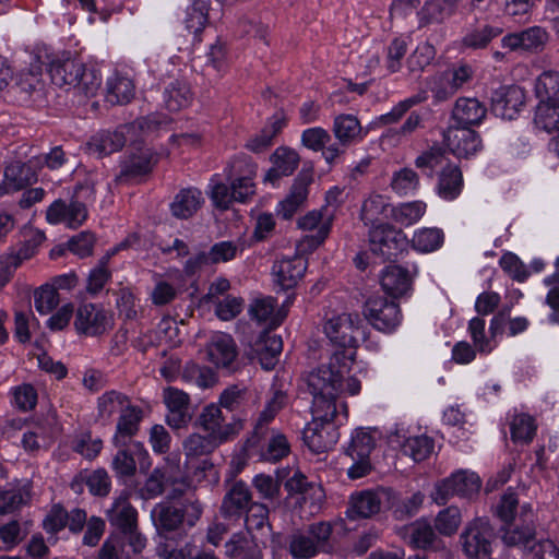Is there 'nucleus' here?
Instances as JSON below:
<instances>
[{"mask_svg": "<svg viewBox=\"0 0 559 559\" xmlns=\"http://www.w3.org/2000/svg\"><path fill=\"white\" fill-rule=\"evenodd\" d=\"M338 378L330 369H314L304 379L305 390L312 396V423L302 431V439L308 449L316 454L332 449L340 432L333 424L337 414L335 396L342 390Z\"/></svg>", "mask_w": 559, "mask_h": 559, "instance_id": "obj_1", "label": "nucleus"}, {"mask_svg": "<svg viewBox=\"0 0 559 559\" xmlns=\"http://www.w3.org/2000/svg\"><path fill=\"white\" fill-rule=\"evenodd\" d=\"M109 524L116 530L102 545L98 559H143L146 538L138 527V511L128 493L116 498L106 511Z\"/></svg>", "mask_w": 559, "mask_h": 559, "instance_id": "obj_2", "label": "nucleus"}, {"mask_svg": "<svg viewBox=\"0 0 559 559\" xmlns=\"http://www.w3.org/2000/svg\"><path fill=\"white\" fill-rule=\"evenodd\" d=\"M324 333L341 349L333 353L328 365H322L317 369H330L335 378L340 376L338 384L342 386L344 374L350 371L356 348L367 341V324L357 313H342L324 324Z\"/></svg>", "mask_w": 559, "mask_h": 559, "instance_id": "obj_3", "label": "nucleus"}, {"mask_svg": "<svg viewBox=\"0 0 559 559\" xmlns=\"http://www.w3.org/2000/svg\"><path fill=\"white\" fill-rule=\"evenodd\" d=\"M49 74L55 85L68 86L86 97L95 95L102 84L100 76L85 64L69 55L53 59L49 64Z\"/></svg>", "mask_w": 559, "mask_h": 559, "instance_id": "obj_4", "label": "nucleus"}, {"mask_svg": "<svg viewBox=\"0 0 559 559\" xmlns=\"http://www.w3.org/2000/svg\"><path fill=\"white\" fill-rule=\"evenodd\" d=\"M203 507L198 500H185L182 504L162 501L151 511L153 525L160 537L178 532L183 525L193 527L201 519Z\"/></svg>", "mask_w": 559, "mask_h": 559, "instance_id": "obj_5", "label": "nucleus"}, {"mask_svg": "<svg viewBox=\"0 0 559 559\" xmlns=\"http://www.w3.org/2000/svg\"><path fill=\"white\" fill-rule=\"evenodd\" d=\"M333 527L329 522H317L299 530L289 537V552L297 559H310L331 549Z\"/></svg>", "mask_w": 559, "mask_h": 559, "instance_id": "obj_6", "label": "nucleus"}, {"mask_svg": "<svg viewBox=\"0 0 559 559\" xmlns=\"http://www.w3.org/2000/svg\"><path fill=\"white\" fill-rule=\"evenodd\" d=\"M332 132L335 138L324 151V160L330 165L338 163L347 148L359 144L367 135L359 119L352 114H340L334 117Z\"/></svg>", "mask_w": 559, "mask_h": 559, "instance_id": "obj_7", "label": "nucleus"}, {"mask_svg": "<svg viewBox=\"0 0 559 559\" xmlns=\"http://www.w3.org/2000/svg\"><path fill=\"white\" fill-rule=\"evenodd\" d=\"M394 500L395 493L391 488L361 490L350 496L346 515L349 520L369 519L382 509L392 508Z\"/></svg>", "mask_w": 559, "mask_h": 559, "instance_id": "obj_8", "label": "nucleus"}, {"mask_svg": "<svg viewBox=\"0 0 559 559\" xmlns=\"http://www.w3.org/2000/svg\"><path fill=\"white\" fill-rule=\"evenodd\" d=\"M370 250L383 261L394 260L408 247L406 235L388 223L373 225L369 230Z\"/></svg>", "mask_w": 559, "mask_h": 559, "instance_id": "obj_9", "label": "nucleus"}, {"mask_svg": "<svg viewBox=\"0 0 559 559\" xmlns=\"http://www.w3.org/2000/svg\"><path fill=\"white\" fill-rule=\"evenodd\" d=\"M480 486L481 480L477 474L457 471L436 484L431 498L437 504L444 506L454 496L472 498L479 491Z\"/></svg>", "mask_w": 559, "mask_h": 559, "instance_id": "obj_10", "label": "nucleus"}, {"mask_svg": "<svg viewBox=\"0 0 559 559\" xmlns=\"http://www.w3.org/2000/svg\"><path fill=\"white\" fill-rule=\"evenodd\" d=\"M225 495L219 507V515L229 523H239L248 508L254 502L247 483L231 478L224 481Z\"/></svg>", "mask_w": 559, "mask_h": 559, "instance_id": "obj_11", "label": "nucleus"}, {"mask_svg": "<svg viewBox=\"0 0 559 559\" xmlns=\"http://www.w3.org/2000/svg\"><path fill=\"white\" fill-rule=\"evenodd\" d=\"M536 535V514L531 504L525 503L521 506L515 521L508 523L502 530L501 539L508 547L527 551L537 539Z\"/></svg>", "mask_w": 559, "mask_h": 559, "instance_id": "obj_12", "label": "nucleus"}, {"mask_svg": "<svg viewBox=\"0 0 559 559\" xmlns=\"http://www.w3.org/2000/svg\"><path fill=\"white\" fill-rule=\"evenodd\" d=\"M493 528L486 518L469 522L460 536L462 550L468 559H483L491 552Z\"/></svg>", "mask_w": 559, "mask_h": 559, "instance_id": "obj_13", "label": "nucleus"}, {"mask_svg": "<svg viewBox=\"0 0 559 559\" xmlns=\"http://www.w3.org/2000/svg\"><path fill=\"white\" fill-rule=\"evenodd\" d=\"M364 316L374 329L391 333L402 322V312L399 304L383 296H372L364 305Z\"/></svg>", "mask_w": 559, "mask_h": 559, "instance_id": "obj_14", "label": "nucleus"}, {"mask_svg": "<svg viewBox=\"0 0 559 559\" xmlns=\"http://www.w3.org/2000/svg\"><path fill=\"white\" fill-rule=\"evenodd\" d=\"M158 162V156L150 147L139 146L130 150L121 159L120 170L116 175L117 183H129L150 174Z\"/></svg>", "mask_w": 559, "mask_h": 559, "instance_id": "obj_15", "label": "nucleus"}, {"mask_svg": "<svg viewBox=\"0 0 559 559\" xmlns=\"http://www.w3.org/2000/svg\"><path fill=\"white\" fill-rule=\"evenodd\" d=\"M257 173L258 165L251 157L243 155L234 159L227 179L231 183L236 202L245 203L255 193L253 180Z\"/></svg>", "mask_w": 559, "mask_h": 559, "instance_id": "obj_16", "label": "nucleus"}, {"mask_svg": "<svg viewBox=\"0 0 559 559\" xmlns=\"http://www.w3.org/2000/svg\"><path fill=\"white\" fill-rule=\"evenodd\" d=\"M443 140L449 151L459 158H469L483 148L478 132L466 126L450 124L443 131Z\"/></svg>", "mask_w": 559, "mask_h": 559, "instance_id": "obj_17", "label": "nucleus"}, {"mask_svg": "<svg viewBox=\"0 0 559 559\" xmlns=\"http://www.w3.org/2000/svg\"><path fill=\"white\" fill-rule=\"evenodd\" d=\"M111 324V316L100 306L83 304L75 312L74 328L79 334L98 336L104 334Z\"/></svg>", "mask_w": 559, "mask_h": 559, "instance_id": "obj_18", "label": "nucleus"}, {"mask_svg": "<svg viewBox=\"0 0 559 559\" xmlns=\"http://www.w3.org/2000/svg\"><path fill=\"white\" fill-rule=\"evenodd\" d=\"M525 105V92L518 85H506L491 94V111L502 119L513 120Z\"/></svg>", "mask_w": 559, "mask_h": 559, "instance_id": "obj_19", "label": "nucleus"}, {"mask_svg": "<svg viewBox=\"0 0 559 559\" xmlns=\"http://www.w3.org/2000/svg\"><path fill=\"white\" fill-rule=\"evenodd\" d=\"M236 426L227 427L222 432L190 435L183 442V451L188 459H198L211 454L219 444L235 437Z\"/></svg>", "mask_w": 559, "mask_h": 559, "instance_id": "obj_20", "label": "nucleus"}, {"mask_svg": "<svg viewBox=\"0 0 559 559\" xmlns=\"http://www.w3.org/2000/svg\"><path fill=\"white\" fill-rule=\"evenodd\" d=\"M435 530L428 521L417 520L405 528V538L416 549L432 552L445 551V543L437 535Z\"/></svg>", "mask_w": 559, "mask_h": 559, "instance_id": "obj_21", "label": "nucleus"}, {"mask_svg": "<svg viewBox=\"0 0 559 559\" xmlns=\"http://www.w3.org/2000/svg\"><path fill=\"white\" fill-rule=\"evenodd\" d=\"M163 397L168 408L167 424L174 429L186 427L192 418L189 395L182 390L168 386L164 390Z\"/></svg>", "mask_w": 559, "mask_h": 559, "instance_id": "obj_22", "label": "nucleus"}, {"mask_svg": "<svg viewBox=\"0 0 559 559\" xmlns=\"http://www.w3.org/2000/svg\"><path fill=\"white\" fill-rule=\"evenodd\" d=\"M307 265V260L299 254L282 258L272 266L275 283L283 290L294 289L304 277Z\"/></svg>", "mask_w": 559, "mask_h": 559, "instance_id": "obj_23", "label": "nucleus"}, {"mask_svg": "<svg viewBox=\"0 0 559 559\" xmlns=\"http://www.w3.org/2000/svg\"><path fill=\"white\" fill-rule=\"evenodd\" d=\"M46 217L49 223H66L71 228H78L86 219L87 210L85 203L76 198L69 204L59 199L48 207Z\"/></svg>", "mask_w": 559, "mask_h": 559, "instance_id": "obj_24", "label": "nucleus"}, {"mask_svg": "<svg viewBox=\"0 0 559 559\" xmlns=\"http://www.w3.org/2000/svg\"><path fill=\"white\" fill-rule=\"evenodd\" d=\"M209 360L218 368L235 370L234 361L238 355L234 338L226 333L214 334L206 345Z\"/></svg>", "mask_w": 559, "mask_h": 559, "instance_id": "obj_25", "label": "nucleus"}, {"mask_svg": "<svg viewBox=\"0 0 559 559\" xmlns=\"http://www.w3.org/2000/svg\"><path fill=\"white\" fill-rule=\"evenodd\" d=\"M142 419L143 409L140 406L131 404L123 408L117 419L116 431L112 437L114 445L124 448L139 432Z\"/></svg>", "mask_w": 559, "mask_h": 559, "instance_id": "obj_26", "label": "nucleus"}, {"mask_svg": "<svg viewBox=\"0 0 559 559\" xmlns=\"http://www.w3.org/2000/svg\"><path fill=\"white\" fill-rule=\"evenodd\" d=\"M37 181V174L34 168L19 160L8 164L4 168V179L0 189L3 194L15 192L32 186Z\"/></svg>", "mask_w": 559, "mask_h": 559, "instance_id": "obj_27", "label": "nucleus"}, {"mask_svg": "<svg viewBox=\"0 0 559 559\" xmlns=\"http://www.w3.org/2000/svg\"><path fill=\"white\" fill-rule=\"evenodd\" d=\"M487 108L476 98L460 97L456 99L451 121L454 126H478L486 117Z\"/></svg>", "mask_w": 559, "mask_h": 559, "instance_id": "obj_28", "label": "nucleus"}, {"mask_svg": "<svg viewBox=\"0 0 559 559\" xmlns=\"http://www.w3.org/2000/svg\"><path fill=\"white\" fill-rule=\"evenodd\" d=\"M277 301L271 296H261L253 298L248 308V314L251 320L257 321L259 324H266L269 328L278 326L286 313L281 310L275 312Z\"/></svg>", "mask_w": 559, "mask_h": 559, "instance_id": "obj_29", "label": "nucleus"}, {"mask_svg": "<svg viewBox=\"0 0 559 559\" xmlns=\"http://www.w3.org/2000/svg\"><path fill=\"white\" fill-rule=\"evenodd\" d=\"M502 46L510 50L537 51L547 41V33L539 26H533L519 33L508 34L502 38Z\"/></svg>", "mask_w": 559, "mask_h": 559, "instance_id": "obj_30", "label": "nucleus"}, {"mask_svg": "<svg viewBox=\"0 0 559 559\" xmlns=\"http://www.w3.org/2000/svg\"><path fill=\"white\" fill-rule=\"evenodd\" d=\"M31 500V483L17 480L0 489V515L13 513Z\"/></svg>", "mask_w": 559, "mask_h": 559, "instance_id": "obj_31", "label": "nucleus"}, {"mask_svg": "<svg viewBox=\"0 0 559 559\" xmlns=\"http://www.w3.org/2000/svg\"><path fill=\"white\" fill-rule=\"evenodd\" d=\"M193 100L191 86L186 79H171L164 86L163 102L169 111H179Z\"/></svg>", "mask_w": 559, "mask_h": 559, "instance_id": "obj_32", "label": "nucleus"}, {"mask_svg": "<svg viewBox=\"0 0 559 559\" xmlns=\"http://www.w3.org/2000/svg\"><path fill=\"white\" fill-rule=\"evenodd\" d=\"M285 489L289 495H299L304 502L310 501L312 506L321 503L324 499V491L320 484L310 481L300 471H296L285 481Z\"/></svg>", "mask_w": 559, "mask_h": 559, "instance_id": "obj_33", "label": "nucleus"}, {"mask_svg": "<svg viewBox=\"0 0 559 559\" xmlns=\"http://www.w3.org/2000/svg\"><path fill=\"white\" fill-rule=\"evenodd\" d=\"M132 403L129 396L120 391L109 390L97 399V414L95 420L108 425L116 413L119 415Z\"/></svg>", "mask_w": 559, "mask_h": 559, "instance_id": "obj_34", "label": "nucleus"}, {"mask_svg": "<svg viewBox=\"0 0 559 559\" xmlns=\"http://www.w3.org/2000/svg\"><path fill=\"white\" fill-rule=\"evenodd\" d=\"M204 199L197 188L181 189L170 203L171 214L179 219L192 217L202 206Z\"/></svg>", "mask_w": 559, "mask_h": 559, "instance_id": "obj_35", "label": "nucleus"}, {"mask_svg": "<svg viewBox=\"0 0 559 559\" xmlns=\"http://www.w3.org/2000/svg\"><path fill=\"white\" fill-rule=\"evenodd\" d=\"M380 283L386 294L400 297L411 289L412 276L407 269L391 264L382 271Z\"/></svg>", "mask_w": 559, "mask_h": 559, "instance_id": "obj_36", "label": "nucleus"}, {"mask_svg": "<svg viewBox=\"0 0 559 559\" xmlns=\"http://www.w3.org/2000/svg\"><path fill=\"white\" fill-rule=\"evenodd\" d=\"M252 451V453L245 452L249 457L258 455L261 461L274 463L289 454L290 445L283 433H273L264 443L261 441Z\"/></svg>", "mask_w": 559, "mask_h": 559, "instance_id": "obj_37", "label": "nucleus"}, {"mask_svg": "<svg viewBox=\"0 0 559 559\" xmlns=\"http://www.w3.org/2000/svg\"><path fill=\"white\" fill-rule=\"evenodd\" d=\"M463 189V175L459 166L447 164L439 173L437 193L447 201L455 200Z\"/></svg>", "mask_w": 559, "mask_h": 559, "instance_id": "obj_38", "label": "nucleus"}, {"mask_svg": "<svg viewBox=\"0 0 559 559\" xmlns=\"http://www.w3.org/2000/svg\"><path fill=\"white\" fill-rule=\"evenodd\" d=\"M457 0H428L418 11L419 27L441 23L450 17L456 9Z\"/></svg>", "mask_w": 559, "mask_h": 559, "instance_id": "obj_39", "label": "nucleus"}, {"mask_svg": "<svg viewBox=\"0 0 559 559\" xmlns=\"http://www.w3.org/2000/svg\"><path fill=\"white\" fill-rule=\"evenodd\" d=\"M308 197V182L297 178L293 183L288 195L278 203L276 213L283 219H290Z\"/></svg>", "mask_w": 559, "mask_h": 559, "instance_id": "obj_40", "label": "nucleus"}, {"mask_svg": "<svg viewBox=\"0 0 559 559\" xmlns=\"http://www.w3.org/2000/svg\"><path fill=\"white\" fill-rule=\"evenodd\" d=\"M223 413L219 406L215 404H210L205 406L200 416L198 417L197 424L203 428L207 433H216L222 432L225 430V428L238 426L235 436L239 433V431L242 429V421L240 419H236L231 423L223 425Z\"/></svg>", "mask_w": 559, "mask_h": 559, "instance_id": "obj_41", "label": "nucleus"}, {"mask_svg": "<svg viewBox=\"0 0 559 559\" xmlns=\"http://www.w3.org/2000/svg\"><path fill=\"white\" fill-rule=\"evenodd\" d=\"M225 554L233 559H262V551L253 538L234 534L225 544Z\"/></svg>", "mask_w": 559, "mask_h": 559, "instance_id": "obj_42", "label": "nucleus"}, {"mask_svg": "<svg viewBox=\"0 0 559 559\" xmlns=\"http://www.w3.org/2000/svg\"><path fill=\"white\" fill-rule=\"evenodd\" d=\"M126 144V138L121 131H100L88 142V148L99 157L121 150Z\"/></svg>", "mask_w": 559, "mask_h": 559, "instance_id": "obj_43", "label": "nucleus"}, {"mask_svg": "<svg viewBox=\"0 0 559 559\" xmlns=\"http://www.w3.org/2000/svg\"><path fill=\"white\" fill-rule=\"evenodd\" d=\"M106 87V99L112 105L128 104L134 97V84L126 76L115 74L107 80Z\"/></svg>", "mask_w": 559, "mask_h": 559, "instance_id": "obj_44", "label": "nucleus"}, {"mask_svg": "<svg viewBox=\"0 0 559 559\" xmlns=\"http://www.w3.org/2000/svg\"><path fill=\"white\" fill-rule=\"evenodd\" d=\"M450 164L447 158L445 150L439 145H433L429 150L423 152L415 160V165L426 176L432 177L437 169L442 170L443 167Z\"/></svg>", "mask_w": 559, "mask_h": 559, "instance_id": "obj_45", "label": "nucleus"}, {"mask_svg": "<svg viewBox=\"0 0 559 559\" xmlns=\"http://www.w3.org/2000/svg\"><path fill=\"white\" fill-rule=\"evenodd\" d=\"M209 5L203 0H194L186 11V28L194 35V39L201 41L200 34L207 24Z\"/></svg>", "mask_w": 559, "mask_h": 559, "instance_id": "obj_46", "label": "nucleus"}, {"mask_svg": "<svg viewBox=\"0 0 559 559\" xmlns=\"http://www.w3.org/2000/svg\"><path fill=\"white\" fill-rule=\"evenodd\" d=\"M535 94L539 103L559 102V72L545 71L536 80Z\"/></svg>", "mask_w": 559, "mask_h": 559, "instance_id": "obj_47", "label": "nucleus"}, {"mask_svg": "<svg viewBox=\"0 0 559 559\" xmlns=\"http://www.w3.org/2000/svg\"><path fill=\"white\" fill-rule=\"evenodd\" d=\"M426 212V204L421 201L401 203L390 209V216L403 226H411L418 222Z\"/></svg>", "mask_w": 559, "mask_h": 559, "instance_id": "obj_48", "label": "nucleus"}, {"mask_svg": "<svg viewBox=\"0 0 559 559\" xmlns=\"http://www.w3.org/2000/svg\"><path fill=\"white\" fill-rule=\"evenodd\" d=\"M536 128L548 133L559 129V102L538 103L534 117Z\"/></svg>", "mask_w": 559, "mask_h": 559, "instance_id": "obj_49", "label": "nucleus"}, {"mask_svg": "<svg viewBox=\"0 0 559 559\" xmlns=\"http://www.w3.org/2000/svg\"><path fill=\"white\" fill-rule=\"evenodd\" d=\"M433 439L428 436H416L407 438L401 450L404 455L412 457L415 462L425 461L433 451Z\"/></svg>", "mask_w": 559, "mask_h": 559, "instance_id": "obj_50", "label": "nucleus"}, {"mask_svg": "<svg viewBox=\"0 0 559 559\" xmlns=\"http://www.w3.org/2000/svg\"><path fill=\"white\" fill-rule=\"evenodd\" d=\"M510 430L513 442L528 443L536 432L535 420L527 414L515 415L511 421Z\"/></svg>", "mask_w": 559, "mask_h": 559, "instance_id": "obj_51", "label": "nucleus"}, {"mask_svg": "<svg viewBox=\"0 0 559 559\" xmlns=\"http://www.w3.org/2000/svg\"><path fill=\"white\" fill-rule=\"evenodd\" d=\"M443 242V233L439 228H423L417 230L412 239V247L420 252L437 250Z\"/></svg>", "mask_w": 559, "mask_h": 559, "instance_id": "obj_52", "label": "nucleus"}, {"mask_svg": "<svg viewBox=\"0 0 559 559\" xmlns=\"http://www.w3.org/2000/svg\"><path fill=\"white\" fill-rule=\"evenodd\" d=\"M273 165L281 169L285 176H290L297 169L300 156L296 150L288 146H278L270 156Z\"/></svg>", "mask_w": 559, "mask_h": 559, "instance_id": "obj_53", "label": "nucleus"}, {"mask_svg": "<svg viewBox=\"0 0 559 559\" xmlns=\"http://www.w3.org/2000/svg\"><path fill=\"white\" fill-rule=\"evenodd\" d=\"M376 442L370 432L364 429H357L352 436L349 445L345 450V454L349 457H369L374 449Z\"/></svg>", "mask_w": 559, "mask_h": 559, "instance_id": "obj_54", "label": "nucleus"}, {"mask_svg": "<svg viewBox=\"0 0 559 559\" xmlns=\"http://www.w3.org/2000/svg\"><path fill=\"white\" fill-rule=\"evenodd\" d=\"M462 522V514L457 507L451 506L441 510L435 519V528L443 536L456 533Z\"/></svg>", "mask_w": 559, "mask_h": 559, "instance_id": "obj_55", "label": "nucleus"}, {"mask_svg": "<svg viewBox=\"0 0 559 559\" xmlns=\"http://www.w3.org/2000/svg\"><path fill=\"white\" fill-rule=\"evenodd\" d=\"M392 206L388 204L382 195L376 194L369 197L361 206V219L365 224H373L380 215H383L385 218L390 216V209Z\"/></svg>", "mask_w": 559, "mask_h": 559, "instance_id": "obj_56", "label": "nucleus"}, {"mask_svg": "<svg viewBox=\"0 0 559 559\" xmlns=\"http://www.w3.org/2000/svg\"><path fill=\"white\" fill-rule=\"evenodd\" d=\"M331 140L329 131L321 127L309 128L301 133V144L313 152H321L323 158Z\"/></svg>", "mask_w": 559, "mask_h": 559, "instance_id": "obj_57", "label": "nucleus"}, {"mask_svg": "<svg viewBox=\"0 0 559 559\" xmlns=\"http://www.w3.org/2000/svg\"><path fill=\"white\" fill-rule=\"evenodd\" d=\"M248 532L270 530L269 508L260 502H253L242 518Z\"/></svg>", "mask_w": 559, "mask_h": 559, "instance_id": "obj_58", "label": "nucleus"}, {"mask_svg": "<svg viewBox=\"0 0 559 559\" xmlns=\"http://www.w3.org/2000/svg\"><path fill=\"white\" fill-rule=\"evenodd\" d=\"M502 33L500 27L485 25L481 28H476L467 33L463 37V45L468 48L479 49L485 48L493 38Z\"/></svg>", "mask_w": 559, "mask_h": 559, "instance_id": "obj_59", "label": "nucleus"}, {"mask_svg": "<svg viewBox=\"0 0 559 559\" xmlns=\"http://www.w3.org/2000/svg\"><path fill=\"white\" fill-rule=\"evenodd\" d=\"M322 214L319 211H311L307 213L305 216L300 217L297 222V225L302 230H312L316 227L318 231L316 236H313L316 243L320 245L324 241L330 233V221L322 223Z\"/></svg>", "mask_w": 559, "mask_h": 559, "instance_id": "obj_60", "label": "nucleus"}, {"mask_svg": "<svg viewBox=\"0 0 559 559\" xmlns=\"http://www.w3.org/2000/svg\"><path fill=\"white\" fill-rule=\"evenodd\" d=\"M428 88L437 103L445 102L456 93L445 71L431 76L428 81Z\"/></svg>", "mask_w": 559, "mask_h": 559, "instance_id": "obj_61", "label": "nucleus"}, {"mask_svg": "<svg viewBox=\"0 0 559 559\" xmlns=\"http://www.w3.org/2000/svg\"><path fill=\"white\" fill-rule=\"evenodd\" d=\"M468 332L473 340L474 347L481 354H489L493 349L491 338L485 334V320L475 317L468 322Z\"/></svg>", "mask_w": 559, "mask_h": 559, "instance_id": "obj_62", "label": "nucleus"}, {"mask_svg": "<svg viewBox=\"0 0 559 559\" xmlns=\"http://www.w3.org/2000/svg\"><path fill=\"white\" fill-rule=\"evenodd\" d=\"M86 486L93 496L105 497L109 493L111 481L108 473L104 468L93 472L85 471Z\"/></svg>", "mask_w": 559, "mask_h": 559, "instance_id": "obj_63", "label": "nucleus"}, {"mask_svg": "<svg viewBox=\"0 0 559 559\" xmlns=\"http://www.w3.org/2000/svg\"><path fill=\"white\" fill-rule=\"evenodd\" d=\"M418 185V175L411 168H403L400 171H396L391 180L392 189L401 195L416 190Z\"/></svg>", "mask_w": 559, "mask_h": 559, "instance_id": "obj_64", "label": "nucleus"}]
</instances>
